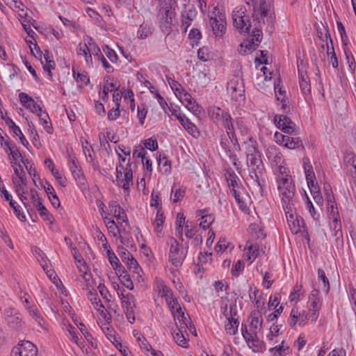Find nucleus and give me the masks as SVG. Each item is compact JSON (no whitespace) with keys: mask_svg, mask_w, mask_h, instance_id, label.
Returning a JSON list of instances; mask_svg holds the SVG:
<instances>
[{"mask_svg":"<svg viewBox=\"0 0 356 356\" xmlns=\"http://www.w3.org/2000/svg\"><path fill=\"white\" fill-rule=\"evenodd\" d=\"M268 157L276 166L284 163V159L282 153L276 149L269 151L268 153Z\"/></svg>","mask_w":356,"mask_h":356,"instance_id":"obj_37","label":"nucleus"},{"mask_svg":"<svg viewBox=\"0 0 356 356\" xmlns=\"http://www.w3.org/2000/svg\"><path fill=\"white\" fill-rule=\"evenodd\" d=\"M164 215L161 210L159 209L157 210L156 216L155 220L153 223L154 227V231L157 233L159 235L162 232V227L164 222Z\"/></svg>","mask_w":356,"mask_h":356,"instance_id":"obj_38","label":"nucleus"},{"mask_svg":"<svg viewBox=\"0 0 356 356\" xmlns=\"http://www.w3.org/2000/svg\"><path fill=\"white\" fill-rule=\"evenodd\" d=\"M227 92L231 100L241 104L245 101V86L243 79L239 76H233L227 82Z\"/></svg>","mask_w":356,"mask_h":356,"instance_id":"obj_7","label":"nucleus"},{"mask_svg":"<svg viewBox=\"0 0 356 356\" xmlns=\"http://www.w3.org/2000/svg\"><path fill=\"white\" fill-rule=\"evenodd\" d=\"M173 316L177 327H181V325H185L186 329H188L191 331H192V330H195V327L192 323L189 316L184 314L181 307L177 308V314L173 312Z\"/></svg>","mask_w":356,"mask_h":356,"instance_id":"obj_19","label":"nucleus"},{"mask_svg":"<svg viewBox=\"0 0 356 356\" xmlns=\"http://www.w3.org/2000/svg\"><path fill=\"white\" fill-rule=\"evenodd\" d=\"M244 266L242 261L238 260L234 264H233L231 273L232 276L237 277L241 273L243 270Z\"/></svg>","mask_w":356,"mask_h":356,"instance_id":"obj_61","label":"nucleus"},{"mask_svg":"<svg viewBox=\"0 0 356 356\" xmlns=\"http://www.w3.org/2000/svg\"><path fill=\"white\" fill-rule=\"evenodd\" d=\"M22 163L25 165L26 170L29 174L32 177L33 182L35 184V179H40L39 175L37 173L35 168L33 166V164L31 163L29 159H22Z\"/></svg>","mask_w":356,"mask_h":356,"instance_id":"obj_43","label":"nucleus"},{"mask_svg":"<svg viewBox=\"0 0 356 356\" xmlns=\"http://www.w3.org/2000/svg\"><path fill=\"white\" fill-rule=\"evenodd\" d=\"M185 195V190L177 187L175 184L173 185L171 190V196L173 195L172 201L177 203L181 201Z\"/></svg>","mask_w":356,"mask_h":356,"instance_id":"obj_44","label":"nucleus"},{"mask_svg":"<svg viewBox=\"0 0 356 356\" xmlns=\"http://www.w3.org/2000/svg\"><path fill=\"white\" fill-rule=\"evenodd\" d=\"M6 320L8 325L13 330H20L22 326V318L13 309L6 310Z\"/></svg>","mask_w":356,"mask_h":356,"instance_id":"obj_20","label":"nucleus"},{"mask_svg":"<svg viewBox=\"0 0 356 356\" xmlns=\"http://www.w3.org/2000/svg\"><path fill=\"white\" fill-rule=\"evenodd\" d=\"M247 5L252 6V17L254 24L259 22V17L267 24V31L272 33L274 29V13L270 3L265 0H245Z\"/></svg>","mask_w":356,"mask_h":356,"instance_id":"obj_3","label":"nucleus"},{"mask_svg":"<svg viewBox=\"0 0 356 356\" xmlns=\"http://www.w3.org/2000/svg\"><path fill=\"white\" fill-rule=\"evenodd\" d=\"M181 103L187 108L190 111H191L195 115H198L200 113L201 107L197 104L195 99L192 97V96L187 92H184L181 97H178Z\"/></svg>","mask_w":356,"mask_h":356,"instance_id":"obj_22","label":"nucleus"},{"mask_svg":"<svg viewBox=\"0 0 356 356\" xmlns=\"http://www.w3.org/2000/svg\"><path fill=\"white\" fill-rule=\"evenodd\" d=\"M83 289L88 291V298L92 305L93 307L99 312L102 316H106V310L105 307L99 298L96 290L92 288V284L89 286V289L86 286V288H83Z\"/></svg>","mask_w":356,"mask_h":356,"instance_id":"obj_16","label":"nucleus"},{"mask_svg":"<svg viewBox=\"0 0 356 356\" xmlns=\"http://www.w3.org/2000/svg\"><path fill=\"white\" fill-rule=\"evenodd\" d=\"M5 146L6 152L8 153V151L10 152V154H11L13 160L15 161V165H17V160L18 159V158L22 156L17 147L14 145H11L9 142H5Z\"/></svg>","mask_w":356,"mask_h":356,"instance_id":"obj_41","label":"nucleus"},{"mask_svg":"<svg viewBox=\"0 0 356 356\" xmlns=\"http://www.w3.org/2000/svg\"><path fill=\"white\" fill-rule=\"evenodd\" d=\"M197 15L196 9L193 6L185 7L181 13V27L183 33L187 32L188 28Z\"/></svg>","mask_w":356,"mask_h":356,"instance_id":"obj_17","label":"nucleus"},{"mask_svg":"<svg viewBox=\"0 0 356 356\" xmlns=\"http://www.w3.org/2000/svg\"><path fill=\"white\" fill-rule=\"evenodd\" d=\"M318 278L323 282V289L327 293L330 291V282L323 269L319 268L318 270Z\"/></svg>","mask_w":356,"mask_h":356,"instance_id":"obj_59","label":"nucleus"},{"mask_svg":"<svg viewBox=\"0 0 356 356\" xmlns=\"http://www.w3.org/2000/svg\"><path fill=\"white\" fill-rule=\"evenodd\" d=\"M107 256H108V261H109L111 265L112 266V267L113 268V269L115 271L120 272V270H122L123 266L120 263L119 259L115 256V253L113 252L111 250H107Z\"/></svg>","mask_w":356,"mask_h":356,"instance_id":"obj_39","label":"nucleus"},{"mask_svg":"<svg viewBox=\"0 0 356 356\" xmlns=\"http://www.w3.org/2000/svg\"><path fill=\"white\" fill-rule=\"evenodd\" d=\"M68 167L71 172L81 169L79 165V161L72 152H68Z\"/></svg>","mask_w":356,"mask_h":356,"instance_id":"obj_49","label":"nucleus"},{"mask_svg":"<svg viewBox=\"0 0 356 356\" xmlns=\"http://www.w3.org/2000/svg\"><path fill=\"white\" fill-rule=\"evenodd\" d=\"M79 272L81 273V275L86 282V286L89 289V286L91 284V274L88 273L87 270L88 267L85 263L82 264L80 266H78Z\"/></svg>","mask_w":356,"mask_h":356,"instance_id":"obj_47","label":"nucleus"},{"mask_svg":"<svg viewBox=\"0 0 356 356\" xmlns=\"http://www.w3.org/2000/svg\"><path fill=\"white\" fill-rule=\"evenodd\" d=\"M122 307L124 310L134 309L136 306V298L131 293H127V298L121 301Z\"/></svg>","mask_w":356,"mask_h":356,"instance_id":"obj_42","label":"nucleus"},{"mask_svg":"<svg viewBox=\"0 0 356 356\" xmlns=\"http://www.w3.org/2000/svg\"><path fill=\"white\" fill-rule=\"evenodd\" d=\"M177 331L174 330L172 332L173 338L176 343L183 347L186 348L188 346L187 337L188 334L186 329V325H181V327H177Z\"/></svg>","mask_w":356,"mask_h":356,"instance_id":"obj_24","label":"nucleus"},{"mask_svg":"<svg viewBox=\"0 0 356 356\" xmlns=\"http://www.w3.org/2000/svg\"><path fill=\"white\" fill-rule=\"evenodd\" d=\"M278 190L282 198L283 209L294 206L295 186L289 178H281L278 181Z\"/></svg>","mask_w":356,"mask_h":356,"instance_id":"obj_5","label":"nucleus"},{"mask_svg":"<svg viewBox=\"0 0 356 356\" xmlns=\"http://www.w3.org/2000/svg\"><path fill=\"white\" fill-rule=\"evenodd\" d=\"M208 115L214 124L222 125L224 128L228 127L234 122V120L229 112L222 109L219 106H210L208 108Z\"/></svg>","mask_w":356,"mask_h":356,"instance_id":"obj_10","label":"nucleus"},{"mask_svg":"<svg viewBox=\"0 0 356 356\" xmlns=\"http://www.w3.org/2000/svg\"><path fill=\"white\" fill-rule=\"evenodd\" d=\"M177 120L188 134L193 136H195V134L199 135L197 127L186 115H179Z\"/></svg>","mask_w":356,"mask_h":356,"instance_id":"obj_30","label":"nucleus"},{"mask_svg":"<svg viewBox=\"0 0 356 356\" xmlns=\"http://www.w3.org/2000/svg\"><path fill=\"white\" fill-rule=\"evenodd\" d=\"M287 220L288 225L293 234H297L301 231L300 228L303 226V220L299 218L296 213L295 207L284 209Z\"/></svg>","mask_w":356,"mask_h":356,"instance_id":"obj_15","label":"nucleus"},{"mask_svg":"<svg viewBox=\"0 0 356 356\" xmlns=\"http://www.w3.org/2000/svg\"><path fill=\"white\" fill-rule=\"evenodd\" d=\"M9 204L13 209V211L18 218V219L22 222L25 221L26 216L23 213L20 212V206L17 204V202H15L13 199H10Z\"/></svg>","mask_w":356,"mask_h":356,"instance_id":"obj_56","label":"nucleus"},{"mask_svg":"<svg viewBox=\"0 0 356 356\" xmlns=\"http://www.w3.org/2000/svg\"><path fill=\"white\" fill-rule=\"evenodd\" d=\"M300 312L298 307H293L290 312L288 323L291 328H294L299 322Z\"/></svg>","mask_w":356,"mask_h":356,"instance_id":"obj_45","label":"nucleus"},{"mask_svg":"<svg viewBox=\"0 0 356 356\" xmlns=\"http://www.w3.org/2000/svg\"><path fill=\"white\" fill-rule=\"evenodd\" d=\"M116 274L119 276V278L121 281V283L129 290L134 289V283L131 278L130 275L125 270L124 266L122 267V270H120V272L116 271Z\"/></svg>","mask_w":356,"mask_h":356,"instance_id":"obj_32","label":"nucleus"},{"mask_svg":"<svg viewBox=\"0 0 356 356\" xmlns=\"http://www.w3.org/2000/svg\"><path fill=\"white\" fill-rule=\"evenodd\" d=\"M289 347L284 344V341L282 340L281 343L269 349L272 356H286L289 354Z\"/></svg>","mask_w":356,"mask_h":356,"instance_id":"obj_35","label":"nucleus"},{"mask_svg":"<svg viewBox=\"0 0 356 356\" xmlns=\"http://www.w3.org/2000/svg\"><path fill=\"white\" fill-rule=\"evenodd\" d=\"M72 71L73 78L79 83V88H83L90 83L88 74L86 71L79 72L76 70L74 66H72Z\"/></svg>","mask_w":356,"mask_h":356,"instance_id":"obj_28","label":"nucleus"},{"mask_svg":"<svg viewBox=\"0 0 356 356\" xmlns=\"http://www.w3.org/2000/svg\"><path fill=\"white\" fill-rule=\"evenodd\" d=\"M38 349L36 346L29 341H24L14 347L10 356H36Z\"/></svg>","mask_w":356,"mask_h":356,"instance_id":"obj_14","label":"nucleus"},{"mask_svg":"<svg viewBox=\"0 0 356 356\" xmlns=\"http://www.w3.org/2000/svg\"><path fill=\"white\" fill-rule=\"evenodd\" d=\"M327 204L329 218L332 220L334 224V229L335 230L336 234H337L338 232L341 231V224L338 208L336 206L334 200L332 202H327Z\"/></svg>","mask_w":356,"mask_h":356,"instance_id":"obj_21","label":"nucleus"},{"mask_svg":"<svg viewBox=\"0 0 356 356\" xmlns=\"http://www.w3.org/2000/svg\"><path fill=\"white\" fill-rule=\"evenodd\" d=\"M274 123L276 127L284 134L297 136L300 134V129L291 120L285 115H275Z\"/></svg>","mask_w":356,"mask_h":356,"instance_id":"obj_12","label":"nucleus"},{"mask_svg":"<svg viewBox=\"0 0 356 356\" xmlns=\"http://www.w3.org/2000/svg\"><path fill=\"white\" fill-rule=\"evenodd\" d=\"M248 321V326L245 325V330H243V337L254 352H262L265 349V344L258 337V333L262 330V316L259 312H252Z\"/></svg>","mask_w":356,"mask_h":356,"instance_id":"obj_2","label":"nucleus"},{"mask_svg":"<svg viewBox=\"0 0 356 356\" xmlns=\"http://www.w3.org/2000/svg\"><path fill=\"white\" fill-rule=\"evenodd\" d=\"M301 290L302 285L296 284L293 288V291L289 295V300L291 302H297L299 300L300 296L303 295L302 293L301 292Z\"/></svg>","mask_w":356,"mask_h":356,"instance_id":"obj_57","label":"nucleus"},{"mask_svg":"<svg viewBox=\"0 0 356 356\" xmlns=\"http://www.w3.org/2000/svg\"><path fill=\"white\" fill-rule=\"evenodd\" d=\"M159 26L163 33L170 34L172 27L176 24V13L171 6L161 8L159 12Z\"/></svg>","mask_w":356,"mask_h":356,"instance_id":"obj_8","label":"nucleus"},{"mask_svg":"<svg viewBox=\"0 0 356 356\" xmlns=\"http://www.w3.org/2000/svg\"><path fill=\"white\" fill-rule=\"evenodd\" d=\"M220 145L225 151L230 149L232 143L223 130H220L219 135Z\"/></svg>","mask_w":356,"mask_h":356,"instance_id":"obj_51","label":"nucleus"},{"mask_svg":"<svg viewBox=\"0 0 356 356\" xmlns=\"http://www.w3.org/2000/svg\"><path fill=\"white\" fill-rule=\"evenodd\" d=\"M261 251L258 244H252L248 241L245 248L244 256L247 261H249V264H251L260 254Z\"/></svg>","mask_w":356,"mask_h":356,"instance_id":"obj_26","label":"nucleus"},{"mask_svg":"<svg viewBox=\"0 0 356 356\" xmlns=\"http://www.w3.org/2000/svg\"><path fill=\"white\" fill-rule=\"evenodd\" d=\"M109 209L113 213L114 217L117 219L118 222H128V219L124 210L116 201H111L108 205Z\"/></svg>","mask_w":356,"mask_h":356,"instance_id":"obj_23","label":"nucleus"},{"mask_svg":"<svg viewBox=\"0 0 356 356\" xmlns=\"http://www.w3.org/2000/svg\"><path fill=\"white\" fill-rule=\"evenodd\" d=\"M225 316L227 318V323L225 325L226 332L229 335L236 334L238 332L239 321L237 318H235L236 312H233V307H230L229 313L226 312Z\"/></svg>","mask_w":356,"mask_h":356,"instance_id":"obj_18","label":"nucleus"},{"mask_svg":"<svg viewBox=\"0 0 356 356\" xmlns=\"http://www.w3.org/2000/svg\"><path fill=\"white\" fill-rule=\"evenodd\" d=\"M108 77L104 78L105 83L103 88V95L102 99L104 102H106L108 99V92L115 88V85L108 82Z\"/></svg>","mask_w":356,"mask_h":356,"instance_id":"obj_48","label":"nucleus"},{"mask_svg":"<svg viewBox=\"0 0 356 356\" xmlns=\"http://www.w3.org/2000/svg\"><path fill=\"white\" fill-rule=\"evenodd\" d=\"M37 115L39 118L40 123L43 126L44 130L49 134L53 133V127L48 113L42 110Z\"/></svg>","mask_w":356,"mask_h":356,"instance_id":"obj_34","label":"nucleus"},{"mask_svg":"<svg viewBox=\"0 0 356 356\" xmlns=\"http://www.w3.org/2000/svg\"><path fill=\"white\" fill-rule=\"evenodd\" d=\"M225 177L231 191L238 189L242 186L239 178L232 169L229 168L226 170Z\"/></svg>","mask_w":356,"mask_h":356,"instance_id":"obj_29","label":"nucleus"},{"mask_svg":"<svg viewBox=\"0 0 356 356\" xmlns=\"http://www.w3.org/2000/svg\"><path fill=\"white\" fill-rule=\"evenodd\" d=\"M83 41H88V46L89 47L90 52L95 56V59H97L103 55L101 49L97 44L94 39L90 36H84Z\"/></svg>","mask_w":356,"mask_h":356,"instance_id":"obj_33","label":"nucleus"},{"mask_svg":"<svg viewBox=\"0 0 356 356\" xmlns=\"http://www.w3.org/2000/svg\"><path fill=\"white\" fill-rule=\"evenodd\" d=\"M150 206L155 207L157 210H161V200L158 193H152L151 195Z\"/></svg>","mask_w":356,"mask_h":356,"instance_id":"obj_62","label":"nucleus"},{"mask_svg":"<svg viewBox=\"0 0 356 356\" xmlns=\"http://www.w3.org/2000/svg\"><path fill=\"white\" fill-rule=\"evenodd\" d=\"M209 25L216 37H222L226 32V17L225 13L220 12L217 8H214L209 17Z\"/></svg>","mask_w":356,"mask_h":356,"instance_id":"obj_11","label":"nucleus"},{"mask_svg":"<svg viewBox=\"0 0 356 356\" xmlns=\"http://www.w3.org/2000/svg\"><path fill=\"white\" fill-rule=\"evenodd\" d=\"M202 38V34L198 29H192L188 34V38L191 41L193 46L197 45L199 40Z\"/></svg>","mask_w":356,"mask_h":356,"instance_id":"obj_53","label":"nucleus"},{"mask_svg":"<svg viewBox=\"0 0 356 356\" xmlns=\"http://www.w3.org/2000/svg\"><path fill=\"white\" fill-rule=\"evenodd\" d=\"M247 165L250 178L261 189L265 186V168L261 154H254L253 156H248Z\"/></svg>","mask_w":356,"mask_h":356,"instance_id":"obj_4","label":"nucleus"},{"mask_svg":"<svg viewBox=\"0 0 356 356\" xmlns=\"http://www.w3.org/2000/svg\"><path fill=\"white\" fill-rule=\"evenodd\" d=\"M196 232V226L193 225L189 220H187L184 225L185 236L188 238H193L195 236Z\"/></svg>","mask_w":356,"mask_h":356,"instance_id":"obj_52","label":"nucleus"},{"mask_svg":"<svg viewBox=\"0 0 356 356\" xmlns=\"http://www.w3.org/2000/svg\"><path fill=\"white\" fill-rule=\"evenodd\" d=\"M117 185L121 186L125 191H128L133 185V172L130 161L124 167L122 163L116 166Z\"/></svg>","mask_w":356,"mask_h":356,"instance_id":"obj_9","label":"nucleus"},{"mask_svg":"<svg viewBox=\"0 0 356 356\" xmlns=\"http://www.w3.org/2000/svg\"><path fill=\"white\" fill-rule=\"evenodd\" d=\"M299 84L302 93L307 97L311 92L310 80L305 71L298 70Z\"/></svg>","mask_w":356,"mask_h":356,"instance_id":"obj_25","label":"nucleus"},{"mask_svg":"<svg viewBox=\"0 0 356 356\" xmlns=\"http://www.w3.org/2000/svg\"><path fill=\"white\" fill-rule=\"evenodd\" d=\"M147 113V110L145 108V106H144V105L138 106L137 116H138L139 122L141 125H143L144 124Z\"/></svg>","mask_w":356,"mask_h":356,"instance_id":"obj_64","label":"nucleus"},{"mask_svg":"<svg viewBox=\"0 0 356 356\" xmlns=\"http://www.w3.org/2000/svg\"><path fill=\"white\" fill-rule=\"evenodd\" d=\"M102 50L111 62L116 63L118 61V57L117 54L109 46L104 45L102 47Z\"/></svg>","mask_w":356,"mask_h":356,"instance_id":"obj_55","label":"nucleus"},{"mask_svg":"<svg viewBox=\"0 0 356 356\" xmlns=\"http://www.w3.org/2000/svg\"><path fill=\"white\" fill-rule=\"evenodd\" d=\"M246 11L244 6H236L232 12L233 24L241 33H249L252 27L251 39L259 47V44L262 40L261 25L264 24L263 20L261 17H259V22L256 24L253 21L250 22L248 16L245 15Z\"/></svg>","mask_w":356,"mask_h":356,"instance_id":"obj_1","label":"nucleus"},{"mask_svg":"<svg viewBox=\"0 0 356 356\" xmlns=\"http://www.w3.org/2000/svg\"><path fill=\"white\" fill-rule=\"evenodd\" d=\"M325 38H326V46H327V56L330 57L332 66L334 68H337L338 60H337L336 54L334 52L332 40L331 38L330 34L328 33V31H326Z\"/></svg>","mask_w":356,"mask_h":356,"instance_id":"obj_27","label":"nucleus"},{"mask_svg":"<svg viewBox=\"0 0 356 356\" xmlns=\"http://www.w3.org/2000/svg\"><path fill=\"white\" fill-rule=\"evenodd\" d=\"M158 163L163 173L168 174L170 172L171 162L165 156L161 158L160 156L158 159Z\"/></svg>","mask_w":356,"mask_h":356,"instance_id":"obj_50","label":"nucleus"},{"mask_svg":"<svg viewBox=\"0 0 356 356\" xmlns=\"http://www.w3.org/2000/svg\"><path fill=\"white\" fill-rule=\"evenodd\" d=\"M29 313L30 314V316L34 318V320L37 322V323L42 327V322H43V318H42V316H40V313H39V311L35 308V307H29Z\"/></svg>","mask_w":356,"mask_h":356,"instance_id":"obj_60","label":"nucleus"},{"mask_svg":"<svg viewBox=\"0 0 356 356\" xmlns=\"http://www.w3.org/2000/svg\"><path fill=\"white\" fill-rule=\"evenodd\" d=\"M319 291L313 289L308 298L309 309L320 310L321 308V300L319 298Z\"/></svg>","mask_w":356,"mask_h":356,"instance_id":"obj_31","label":"nucleus"},{"mask_svg":"<svg viewBox=\"0 0 356 356\" xmlns=\"http://www.w3.org/2000/svg\"><path fill=\"white\" fill-rule=\"evenodd\" d=\"M284 135L280 132L276 131L274 134V138L275 142L284 147L290 149H294L296 148L304 149L302 140L296 136H291Z\"/></svg>","mask_w":356,"mask_h":356,"instance_id":"obj_13","label":"nucleus"},{"mask_svg":"<svg viewBox=\"0 0 356 356\" xmlns=\"http://www.w3.org/2000/svg\"><path fill=\"white\" fill-rule=\"evenodd\" d=\"M225 134L229 138L230 142L235 147L236 145H238V140L236 138L235 129L234 126V123L230 124L228 127L225 128Z\"/></svg>","mask_w":356,"mask_h":356,"instance_id":"obj_46","label":"nucleus"},{"mask_svg":"<svg viewBox=\"0 0 356 356\" xmlns=\"http://www.w3.org/2000/svg\"><path fill=\"white\" fill-rule=\"evenodd\" d=\"M214 221V217L211 214L202 216L200 227L203 229H209L211 223Z\"/></svg>","mask_w":356,"mask_h":356,"instance_id":"obj_54","label":"nucleus"},{"mask_svg":"<svg viewBox=\"0 0 356 356\" xmlns=\"http://www.w3.org/2000/svg\"><path fill=\"white\" fill-rule=\"evenodd\" d=\"M168 83L170 86L171 89L174 91L175 95L179 97H181V95L186 92L181 85L176 80L166 76Z\"/></svg>","mask_w":356,"mask_h":356,"instance_id":"obj_36","label":"nucleus"},{"mask_svg":"<svg viewBox=\"0 0 356 356\" xmlns=\"http://www.w3.org/2000/svg\"><path fill=\"white\" fill-rule=\"evenodd\" d=\"M168 244L170 245L169 261L175 267H180L187 255L188 244L186 243L181 249L178 241L173 237L168 239Z\"/></svg>","mask_w":356,"mask_h":356,"instance_id":"obj_6","label":"nucleus"},{"mask_svg":"<svg viewBox=\"0 0 356 356\" xmlns=\"http://www.w3.org/2000/svg\"><path fill=\"white\" fill-rule=\"evenodd\" d=\"M122 262L125 263L131 270H132L133 273H138V271H142V269L139 267V265L137 261L133 257L132 255H130L128 257L123 258Z\"/></svg>","mask_w":356,"mask_h":356,"instance_id":"obj_40","label":"nucleus"},{"mask_svg":"<svg viewBox=\"0 0 356 356\" xmlns=\"http://www.w3.org/2000/svg\"><path fill=\"white\" fill-rule=\"evenodd\" d=\"M281 79L278 78L274 83V90L275 94L277 97V100L280 101V99L282 97H285L286 91L283 90L280 86Z\"/></svg>","mask_w":356,"mask_h":356,"instance_id":"obj_58","label":"nucleus"},{"mask_svg":"<svg viewBox=\"0 0 356 356\" xmlns=\"http://www.w3.org/2000/svg\"><path fill=\"white\" fill-rule=\"evenodd\" d=\"M144 146L146 149L153 152L158 148V143L156 138H149L144 141Z\"/></svg>","mask_w":356,"mask_h":356,"instance_id":"obj_63","label":"nucleus"}]
</instances>
